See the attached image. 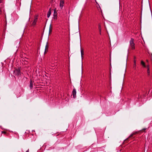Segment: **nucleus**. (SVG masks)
<instances>
[{"instance_id":"nucleus-22","label":"nucleus","mask_w":152,"mask_h":152,"mask_svg":"<svg viewBox=\"0 0 152 152\" xmlns=\"http://www.w3.org/2000/svg\"><path fill=\"white\" fill-rule=\"evenodd\" d=\"M134 59H135V57H134Z\"/></svg>"},{"instance_id":"nucleus-8","label":"nucleus","mask_w":152,"mask_h":152,"mask_svg":"<svg viewBox=\"0 0 152 152\" xmlns=\"http://www.w3.org/2000/svg\"><path fill=\"white\" fill-rule=\"evenodd\" d=\"M81 56L82 59H83V55H84V51L83 50H82L81 49Z\"/></svg>"},{"instance_id":"nucleus-10","label":"nucleus","mask_w":152,"mask_h":152,"mask_svg":"<svg viewBox=\"0 0 152 152\" xmlns=\"http://www.w3.org/2000/svg\"><path fill=\"white\" fill-rule=\"evenodd\" d=\"M136 60H134V65H133V68L134 69H136Z\"/></svg>"},{"instance_id":"nucleus-4","label":"nucleus","mask_w":152,"mask_h":152,"mask_svg":"<svg viewBox=\"0 0 152 152\" xmlns=\"http://www.w3.org/2000/svg\"><path fill=\"white\" fill-rule=\"evenodd\" d=\"M73 97L75 98L76 96V92L75 89H74L72 92Z\"/></svg>"},{"instance_id":"nucleus-9","label":"nucleus","mask_w":152,"mask_h":152,"mask_svg":"<svg viewBox=\"0 0 152 152\" xmlns=\"http://www.w3.org/2000/svg\"><path fill=\"white\" fill-rule=\"evenodd\" d=\"M51 11H50V10H49L48 12V14L47 15L48 18H49L50 17V16L51 15Z\"/></svg>"},{"instance_id":"nucleus-2","label":"nucleus","mask_w":152,"mask_h":152,"mask_svg":"<svg viewBox=\"0 0 152 152\" xmlns=\"http://www.w3.org/2000/svg\"><path fill=\"white\" fill-rule=\"evenodd\" d=\"M64 4V1L61 0L60 1V7L61 9H62Z\"/></svg>"},{"instance_id":"nucleus-7","label":"nucleus","mask_w":152,"mask_h":152,"mask_svg":"<svg viewBox=\"0 0 152 152\" xmlns=\"http://www.w3.org/2000/svg\"><path fill=\"white\" fill-rule=\"evenodd\" d=\"M48 45L47 42L46 44L45 45V53H46L48 51Z\"/></svg>"},{"instance_id":"nucleus-17","label":"nucleus","mask_w":152,"mask_h":152,"mask_svg":"<svg viewBox=\"0 0 152 152\" xmlns=\"http://www.w3.org/2000/svg\"><path fill=\"white\" fill-rule=\"evenodd\" d=\"M51 31H52L51 28H50V29H49V32L50 31L51 32Z\"/></svg>"},{"instance_id":"nucleus-13","label":"nucleus","mask_w":152,"mask_h":152,"mask_svg":"<svg viewBox=\"0 0 152 152\" xmlns=\"http://www.w3.org/2000/svg\"><path fill=\"white\" fill-rule=\"evenodd\" d=\"M147 73L148 74V75H149L150 74V70H149V68L148 66L147 67Z\"/></svg>"},{"instance_id":"nucleus-20","label":"nucleus","mask_w":152,"mask_h":152,"mask_svg":"<svg viewBox=\"0 0 152 152\" xmlns=\"http://www.w3.org/2000/svg\"><path fill=\"white\" fill-rule=\"evenodd\" d=\"M26 152H29V150L28 149L27 151H26Z\"/></svg>"},{"instance_id":"nucleus-12","label":"nucleus","mask_w":152,"mask_h":152,"mask_svg":"<svg viewBox=\"0 0 152 152\" xmlns=\"http://www.w3.org/2000/svg\"><path fill=\"white\" fill-rule=\"evenodd\" d=\"M141 64L142 66H144V67H146L145 63L143 61H141Z\"/></svg>"},{"instance_id":"nucleus-19","label":"nucleus","mask_w":152,"mask_h":152,"mask_svg":"<svg viewBox=\"0 0 152 152\" xmlns=\"http://www.w3.org/2000/svg\"><path fill=\"white\" fill-rule=\"evenodd\" d=\"M136 133H133V134H132L131 135H130V137H132L133 135L134 134Z\"/></svg>"},{"instance_id":"nucleus-6","label":"nucleus","mask_w":152,"mask_h":152,"mask_svg":"<svg viewBox=\"0 0 152 152\" xmlns=\"http://www.w3.org/2000/svg\"><path fill=\"white\" fill-rule=\"evenodd\" d=\"M37 21V18H36L34 19L33 21L31 24V25L33 26H35L36 24Z\"/></svg>"},{"instance_id":"nucleus-1","label":"nucleus","mask_w":152,"mask_h":152,"mask_svg":"<svg viewBox=\"0 0 152 152\" xmlns=\"http://www.w3.org/2000/svg\"><path fill=\"white\" fill-rule=\"evenodd\" d=\"M134 41V39L132 38L130 41V46L132 49H135V44Z\"/></svg>"},{"instance_id":"nucleus-11","label":"nucleus","mask_w":152,"mask_h":152,"mask_svg":"<svg viewBox=\"0 0 152 152\" xmlns=\"http://www.w3.org/2000/svg\"><path fill=\"white\" fill-rule=\"evenodd\" d=\"M30 87L31 88H32L33 87V83L31 80L30 81Z\"/></svg>"},{"instance_id":"nucleus-15","label":"nucleus","mask_w":152,"mask_h":152,"mask_svg":"<svg viewBox=\"0 0 152 152\" xmlns=\"http://www.w3.org/2000/svg\"><path fill=\"white\" fill-rule=\"evenodd\" d=\"M2 133H3L4 134H6V132H4V131H2Z\"/></svg>"},{"instance_id":"nucleus-21","label":"nucleus","mask_w":152,"mask_h":152,"mask_svg":"<svg viewBox=\"0 0 152 152\" xmlns=\"http://www.w3.org/2000/svg\"><path fill=\"white\" fill-rule=\"evenodd\" d=\"M2 2V0H0V3H1Z\"/></svg>"},{"instance_id":"nucleus-18","label":"nucleus","mask_w":152,"mask_h":152,"mask_svg":"<svg viewBox=\"0 0 152 152\" xmlns=\"http://www.w3.org/2000/svg\"><path fill=\"white\" fill-rule=\"evenodd\" d=\"M1 9L0 8V14H1Z\"/></svg>"},{"instance_id":"nucleus-3","label":"nucleus","mask_w":152,"mask_h":152,"mask_svg":"<svg viewBox=\"0 0 152 152\" xmlns=\"http://www.w3.org/2000/svg\"><path fill=\"white\" fill-rule=\"evenodd\" d=\"M57 14L56 10V9H54V14H53L54 18V19H57Z\"/></svg>"},{"instance_id":"nucleus-16","label":"nucleus","mask_w":152,"mask_h":152,"mask_svg":"<svg viewBox=\"0 0 152 152\" xmlns=\"http://www.w3.org/2000/svg\"><path fill=\"white\" fill-rule=\"evenodd\" d=\"M99 29L100 31L101 32V29L100 28V26H99Z\"/></svg>"},{"instance_id":"nucleus-5","label":"nucleus","mask_w":152,"mask_h":152,"mask_svg":"<svg viewBox=\"0 0 152 152\" xmlns=\"http://www.w3.org/2000/svg\"><path fill=\"white\" fill-rule=\"evenodd\" d=\"M14 73L17 75H19L20 73V71L19 69H17L15 70Z\"/></svg>"},{"instance_id":"nucleus-14","label":"nucleus","mask_w":152,"mask_h":152,"mask_svg":"<svg viewBox=\"0 0 152 152\" xmlns=\"http://www.w3.org/2000/svg\"><path fill=\"white\" fill-rule=\"evenodd\" d=\"M51 63L52 64V65H51L53 67L54 66L56 65L55 64H54L53 63V61H52L51 62Z\"/></svg>"}]
</instances>
